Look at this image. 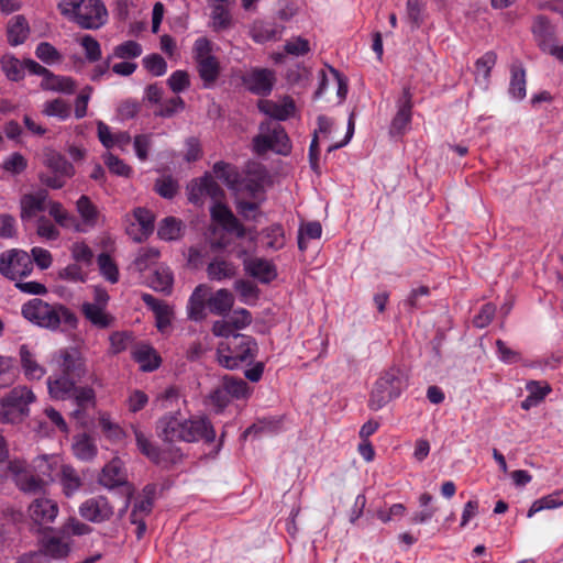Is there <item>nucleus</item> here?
Masks as SVG:
<instances>
[{"label":"nucleus","instance_id":"33","mask_svg":"<svg viewBox=\"0 0 563 563\" xmlns=\"http://www.w3.org/2000/svg\"><path fill=\"white\" fill-rule=\"evenodd\" d=\"M58 365L66 375L81 376L86 373L85 361L77 350H63L59 352Z\"/></svg>","mask_w":563,"mask_h":563},{"label":"nucleus","instance_id":"21","mask_svg":"<svg viewBox=\"0 0 563 563\" xmlns=\"http://www.w3.org/2000/svg\"><path fill=\"white\" fill-rule=\"evenodd\" d=\"M354 119L353 114H351L349 118L346 132L343 139L336 140L334 136L336 129L332 120L324 117H319V134H322V141L330 142V145L328 146V152L345 146L351 141L354 134Z\"/></svg>","mask_w":563,"mask_h":563},{"label":"nucleus","instance_id":"45","mask_svg":"<svg viewBox=\"0 0 563 563\" xmlns=\"http://www.w3.org/2000/svg\"><path fill=\"white\" fill-rule=\"evenodd\" d=\"M71 542L67 536L49 538L44 544V554L54 559H63L70 552Z\"/></svg>","mask_w":563,"mask_h":563},{"label":"nucleus","instance_id":"17","mask_svg":"<svg viewBox=\"0 0 563 563\" xmlns=\"http://www.w3.org/2000/svg\"><path fill=\"white\" fill-rule=\"evenodd\" d=\"M187 192L188 200L194 205H202L206 197L220 200L223 195L222 189L210 175L190 181Z\"/></svg>","mask_w":563,"mask_h":563},{"label":"nucleus","instance_id":"52","mask_svg":"<svg viewBox=\"0 0 563 563\" xmlns=\"http://www.w3.org/2000/svg\"><path fill=\"white\" fill-rule=\"evenodd\" d=\"M70 255L75 263L92 268L95 254L85 241L74 242L70 246Z\"/></svg>","mask_w":563,"mask_h":563},{"label":"nucleus","instance_id":"44","mask_svg":"<svg viewBox=\"0 0 563 563\" xmlns=\"http://www.w3.org/2000/svg\"><path fill=\"white\" fill-rule=\"evenodd\" d=\"M42 114L47 118H56L59 121H66L70 117V106L60 98L45 101L42 104Z\"/></svg>","mask_w":563,"mask_h":563},{"label":"nucleus","instance_id":"20","mask_svg":"<svg viewBox=\"0 0 563 563\" xmlns=\"http://www.w3.org/2000/svg\"><path fill=\"white\" fill-rule=\"evenodd\" d=\"M76 211L80 218V222L75 220V223H73L75 231L86 232L88 229H92L98 224L100 219L99 209L88 196H80L76 202Z\"/></svg>","mask_w":563,"mask_h":563},{"label":"nucleus","instance_id":"58","mask_svg":"<svg viewBox=\"0 0 563 563\" xmlns=\"http://www.w3.org/2000/svg\"><path fill=\"white\" fill-rule=\"evenodd\" d=\"M143 48L133 40L125 41L113 48V57L120 59H134L142 55Z\"/></svg>","mask_w":563,"mask_h":563},{"label":"nucleus","instance_id":"56","mask_svg":"<svg viewBox=\"0 0 563 563\" xmlns=\"http://www.w3.org/2000/svg\"><path fill=\"white\" fill-rule=\"evenodd\" d=\"M231 401L228 390L221 383L206 398V405L211 407L216 412H221Z\"/></svg>","mask_w":563,"mask_h":563},{"label":"nucleus","instance_id":"23","mask_svg":"<svg viewBox=\"0 0 563 563\" xmlns=\"http://www.w3.org/2000/svg\"><path fill=\"white\" fill-rule=\"evenodd\" d=\"M397 113L390 125L393 134H402L411 122L412 93L409 87L402 89V95L397 101Z\"/></svg>","mask_w":563,"mask_h":563},{"label":"nucleus","instance_id":"35","mask_svg":"<svg viewBox=\"0 0 563 563\" xmlns=\"http://www.w3.org/2000/svg\"><path fill=\"white\" fill-rule=\"evenodd\" d=\"M40 87L44 91L71 95L76 89V81L71 77L49 71L45 78H42Z\"/></svg>","mask_w":563,"mask_h":563},{"label":"nucleus","instance_id":"24","mask_svg":"<svg viewBox=\"0 0 563 563\" xmlns=\"http://www.w3.org/2000/svg\"><path fill=\"white\" fill-rule=\"evenodd\" d=\"M48 194L46 190H38L25 194L20 200V217L22 221L33 220L40 212L46 210Z\"/></svg>","mask_w":563,"mask_h":563},{"label":"nucleus","instance_id":"62","mask_svg":"<svg viewBox=\"0 0 563 563\" xmlns=\"http://www.w3.org/2000/svg\"><path fill=\"white\" fill-rule=\"evenodd\" d=\"M97 261L101 275L111 284H115L119 280V271L110 255L101 253Z\"/></svg>","mask_w":563,"mask_h":563},{"label":"nucleus","instance_id":"31","mask_svg":"<svg viewBox=\"0 0 563 563\" xmlns=\"http://www.w3.org/2000/svg\"><path fill=\"white\" fill-rule=\"evenodd\" d=\"M75 383L68 375H52L47 378V390L49 397L55 400L70 399L75 390Z\"/></svg>","mask_w":563,"mask_h":563},{"label":"nucleus","instance_id":"61","mask_svg":"<svg viewBox=\"0 0 563 563\" xmlns=\"http://www.w3.org/2000/svg\"><path fill=\"white\" fill-rule=\"evenodd\" d=\"M159 257V251L154 247L141 249L134 260V265L139 272L148 269Z\"/></svg>","mask_w":563,"mask_h":563},{"label":"nucleus","instance_id":"3","mask_svg":"<svg viewBox=\"0 0 563 563\" xmlns=\"http://www.w3.org/2000/svg\"><path fill=\"white\" fill-rule=\"evenodd\" d=\"M62 460L58 455H42L34 460V474L23 461L14 460L9 463V472L16 486L25 493H37L54 481L60 470Z\"/></svg>","mask_w":563,"mask_h":563},{"label":"nucleus","instance_id":"46","mask_svg":"<svg viewBox=\"0 0 563 563\" xmlns=\"http://www.w3.org/2000/svg\"><path fill=\"white\" fill-rule=\"evenodd\" d=\"M207 273L210 279L223 280L236 274V266L229 261L216 258L209 263Z\"/></svg>","mask_w":563,"mask_h":563},{"label":"nucleus","instance_id":"51","mask_svg":"<svg viewBox=\"0 0 563 563\" xmlns=\"http://www.w3.org/2000/svg\"><path fill=\"white\" fill-rule=\"evenodd\" d=\"M232 24V16L223 4H214L210 13V26L213 31L227 30Z\"/></svg>","mask_w":563,"mask_h":563},{"label":"nucleus","instance_id":"48","mask_svg":"<svg viewBox=\"0 0 563 563\" xmlns=\"http://www.w3.org/2000/svg\"><path fill=\"white\" fill-rule=\"evenodd\" d=\"M563 505V490H555L532 503L528 510V518L544 509H554Z\"/></svg>","mask_w":563,"mask_h":563},{"label":"nucleus","instance_id":"6","mask_svg":"<svg viewBox=\"0 0 563 563\" xmlns=\"http://www.w3.org/2000/svg\"><path fill=\"white\" fill-rule=\"evenodd\" d=\"M36 399L26 386H16L0 399V422L18 423L30 413L29 406Z\"/></svg>","mask_w":563,"mask_h":563},{"label":"nucleus","instance_id":"42","mask_svg":"<svg viewBox=\"0 0 563 563\" xmlns=\"http://www.w3.org/2000/svg\"><path fill=\"white\" fill-rule=\"evenodd\" d=\"M30 33L29 23L22 15L13 16L8 24V41L12 46L25 42Z\"/></svg>","mask_w":563,"mask_h":563},{"label":"nucleus","instance_id":"1","mask_svg":"<svg viewBox=\"0 0 563 563\" xmlns=\"http://www.w3.org/2000/svg\"><path fill=\"white\" fill-rule=\"evenodd\" d=\"M213 173L235 194V206L239 214L245 220H257L262 213L261 202L264 200L263 187L252 180L240 181V174L235 167L224 162L213 166Z\"/></svg>","mask_w":563,"mask_h":563},{"label":"nucleus","instance_id":"29","mask_svg":"<svg viewBox=\"0 0 563 563\" xmlns=\"http://www.w3.org/2000/svg\"><path fill=\"white\" fill-rule=\"evenodd\" d=\"M71 452L77 460L91 462L98 454V446L92 437L80 433L73 438Z\"/></svg>","mask_w":563,"mask_h":563},{"label":"nucleus","instance_id":"32","mask_svg":"<svg viewBox=\"0 0 563 563\" xmlns=\"http://www.w3.org/2000/svg\"><path fill=\"white\" fill-rule=\"evenodd\" d=\"M261 112L275 120H286L295 111V104L291 99L284 98L279 101L261 100L258 103Z\"/></svg>","mask_w":563,"mask_h":563},{"label":"nucleus","instance_id":"11","mask_svg":"<svg viewBox=\"0 0 563 563\" xmlns=\"http://www.w3.org/2000/svg\"><path fill=\"white\" fill-rule=\"evenodd\" d=\"M43 164L53 173V175L41 174L40 180L52 189L64 187L66 179L75 175V168L60 153L45 148L43 152Z\"/></svg>","mask_w":563,"mask_h":563},{"label":"nucleus","instance_id":"36","mask_svg":"<svg viewBox=\"0 0 563 563\" xmlns=\"http://www.w3.org/2000/svg\"><path fill=\"white\" fill-rule=\"evenodd\" d=\"M58 481L62 486L63 493L66 497L70 498L82 486V478L79 473L69 464L60 465V470L58 472Z\"/></svg>","mask_w":563,"mask_h":563},{"label":"nucleus","instance_id":"4","mask_svg":"<svg viewBox=\"0 0 563 563\" xmlns=\"http://www.w3.org/2000/svg\"><path fill=\"white\" fill-rule=\"evenodd\" d=\"M60 14L84 30H99L108 22V10L101 0H60Z\"/></svg>","mask_w":563,"mask_h":563},{"label":"nucleus","instance_id":"40","mask_svg":"<svg viewBox=\"0 0 563 563\" xmlns=\"http://www.w3.org/2000/svg\"><path fill=\"white\" fill-rule=\"evenodd\" d=\"M526 70L520 64L510 66V81L508 93L514 100H522L527 93Z\"/></svg>","mask_w":563,"mask_h":563},{"label":"nucleus","instance_id":"13","mask_svg":"<svg viewBox=\"0 0 563 563\" xmlns=\"http://www.w3.org/2000/svg\"><path fill=\"white\" fill-rule=\"evenodd\" d=\"M109 300L110 296L107 290L95 286L92 300L82 303V313L92 325L100 329L112 325L114 318L107 310Z\"/></svg>","mask_w":563,"mask_h":563},{"label":"nucleus","instance_id":"5","mask_svg":"<svg viewBox=\"0 0 563 563\" xmlns=\"http://www.w3.org/2000/svg\"><path fill=\"white\" fill-rule=\"evenodd\" d=\"M257 345L255 341L244 334L232 335L229 341L220 342L217 350L218 362L228 369L238 368L245 362L255 357Z\"/></svg>","mask_w":563,"mask_h":563},{"label":"nucleus","instance_id":"22","mask_svg":"<svg viewBox=\"0 0 563 563\" xmlns=\"http://www.w3.org/2000/svg\"><path fill=\"white\" fill-rule=\"evenodd\" d=\"M153 487H145L143 495L137 499L131 511V522L136 526V536L139 539L143 537L146 530L144 517L147 516L153 508Z\"/></svg>","mask_w":563,"mask_h":563},{"label":"nucleus","instance_id":"55","mask_svg":"<svg viewBox=\"0 0 563 563\" xmlns=\"http://www.w3.org/2000/svg\"><path fill=\"white\" fill-rule=\"evenodd\" d=\"M46 209H48L49 216L58 225L63 228H73L75 218L63 207L60 202L48 200Z\"/></svg>","mask_w":563,"mask_h":563},{"label":"nucleus","instance_id":"60","mask_svg":"<svg viewBox=\"0 0 563 563\" xmlns=\"http://www.w3.org/2000/svg\"><path fill=\"white\" fill-rule=\"evenodd\" d=\"M137 449L142 454L155 463H159V451L139 429H134Z\"/></svg>","mask_w":563,"mask_h":563},{"label":"nucleus","instance_id":"26","mask_svg":"<svg viewBox=\"0 0 563 563\" xmlns=\"http://www.w3.org/2000/svg\"><path fill=\"white\" fill-rule=\"evenodd\" d=\"M98 482L108 489L126 484V472L123 462L119 457L112 459L102 467Z\"/></svg>","mask_w":563,"mask_h":563},{"label":"nucleus","instance_id":"34","mask_svg":"<svg viewBox=\"0 0 563 563\" xmlns=\"http://www.w3.org/2000/svg\"><path fill=\"white\" fill-rule=\"evenodd\" d=\"M142 299L145 305L155 313L157 329L161 332H165L172 322V308L167 303L159 301L150 294H144Z\"/></svg>","mask_w":563,"mask_h":563},{"label":"nucleus","instance_id":"39","mask_svg":"<svg viewBox=\"0 0 563 563\" xmlns=\"http://www.w3.org/2000/svg\"><path fill=\"white\" fill-rule=\"evenodd\" d=\"M21 366L24 376L30 380H40L46 374V369L42 366L26 345L20 347Z\"/></svg>","mask_w":563,"mask_h":563},{"label":"nucleus","instance_id":"59","mask_svg":"<svg viewBox=\"0 0 563 563\" xmlns=\"http://www.w3.org/2000/svg\"><path fill=\"white\" fill-rule=\"evenodd\" d=\"M92 531L91 527L75 517L68 518L59 528V534L67 536L70 540L71 536H86Z\"/></svg>","mask_w":563,"mask_h":563},{"label":"nucleus","instance_id":"2","mask_svg":"<svg viewBox=\"0 0 563 563\" xmlns=\"http://www.w3.org/2000/svg\"><path fill=\"white\" fill-rule=\"evenodd\" d=\"M157 434L166 442H212L216 439L214 429L205 417L181 419L174 415L164 416L157 422Z\"/></svg>","mask_w":563,"mask_h":563},{"label":"nucleus","instance_id":"7","mask_svg":"<svg viewBox=\"0 0 563 563\" xmlns=\"http://www.w3.org/2000/svg\"><path fill=\"white\" fill-rule=\"evenodd\" d=\"M404 388L405 383L401 371L396 367L388 368L375 382L369 396L368 407L375 411L382 409L393 399L399 397Z\"/></svg>","mask_w":563,"mask_h":563},{"label":"nucleus","instance_id":"18","mask_svg":"<svg viewBox=\"0 0 563 563\" xmlns=\"http://www.w3.org/2000/svg\"><path fill=\"white\" fill-rule=\"evenodd\" d=\"M58 505L46 497L35 498L29 506L27 517L37 526L51 525L58 515Z\"/></svg>","mask_w":563,"mask_h":563},{"label":"nucleus","instance_id":"16","mask_svg":"<svg viewBox=\"0 0 563 563\" xmlns=\"http://www.w3.org/2000/svg\"><path fill=\"white\" fill-rule=\"evenodd\" d=\"M80 517L92 523L108 521L113 516V507L103 496H95L86 499L79 505Z\"/></svg>","mask_w":563,"mask_h":563},{"label":"nucleus","instance_id":"28","mask_svg":"<svg viewBox=\"0 0 563 563\" xmlns=\"http://www.w3.org/2000/svg\"><path fill=\"white\" fill-rule=\"evenodd\" d=\"M133 360L144 372H152L159 367L162 358L156 350L146 343H139L132 351Z\"/></svg>","mask_w":563,"mask_h":563},{"label":"nucleus","instance_id":"64","mask_svg":"<svg viewBox=\"0 0 563 563\" xmlns=\"http://www.w3.org/2000/svg\"><path fill=\"white\" fill-rule=\"evenodd\" d=\"M36 233L40 238L46 241H55L60 235L58 228L45 217L37 219Z\"/></svg>","mask_w":563,"mask_h":563},{"label":"nucleus","instance_id":"8","mask_svg":"<svg viewBox=\"0 0 563 563\" xmlns=\"http://www.w3.org/2000/svg\"><path fill=\"white\" fill-rule=\"evenodd\" d=\"M22 314L32 323L47 329H57L62 320H68L71 317L63 306L49 305L38 298L24 303Z\"/></svg>","mask_w":563,"mask_h":563},{"label":"nucleus","instance_id":"41","mask_svg":"<svg viewBox=\"0 0 563 563\" xmlns=\"http://www.w3.org/2000/svg\"><path fill=\"white\" fill-rule=\"evenodd\" d=\"M173 274L165 265L156 266L147 277V284L155 291L170 292L173 287Z\"/></svg>","mask_w":563,"mask_h":563},{"label":"nucleus","instance_id":"54","mask_svg":"<svg viewBox=\"0 0 563 563\" xmlns=\"http://www.w3.org/2000/svg\"><path fill=\"white\" fill-rule=\"evenodd\" d=\"M224 388L231 399H244L250 396V388L246 382L243 379H235L231 376H224L222 379Z\"/></svg>","mask_w":563,"mask_h":563},{"label":"nucleus","instance_id":"38","mask_svg":"<svg viewBox=\"0 0 563 563\" xmlns=\"http://www.w3.org/2000/svg\"><path fill=\"white\" fill-rule=\"evenodd\" d=\"M531 30L534 40L543 52L554 43V29L547 18L542 15L537 16Z\"/></svg>","mask_w":563,"mask_h":563},{"label":"nucleus","instance_id":"30","mask_svg":"<svg viewBox=\"0 0 563 563\" xmlns=\"http://www.w3.org/2000/svg\"><path fill=\"white\" fill-rule=\"evenodd\" d=\"M71 398L78 407L71 412V417L78 420L80 423L85 422V410L92 408L96 405V393L92 387L81 386L76 387L73 391Z\"/></svg>","mask_w":563,"mask_h":563},{"label":"nucleus","instance_id":"43","mask_svg":"<svg viewBox=\"0 0 563 563\" xmlns=\"http://www.w3.org/2000/svg\"><path fill=\"white\" fill-rule=\"evenodd\" d=\"M185 225L175 217L164 218L157 229V235L164 241H175L183 236Z\"/></svg>","mask_w":563,"mask_h":563},{"label":"nucleus","instance_id":"49","mask_svg":"<svg viewBox=\"0 0 563 563\" xmlns=\"http://www.w3.org/2000/svg\"><path fill=\"white\" fill-rule=\"evenodd\" d=\"M76 42L82 48L85 57L89 63L98 62L101 58V45L92 35L84 34L76 37Z\"/></svg>","mask_w":563,"mask_h":563},{"label":"nucleus","instance_id":"12","mask_svg":"<svg viewBox=\"0 0 563 563\" xmlns=\"http://www.w3.org/2000/svg\"><path fill=\"white\" fill-rule=\"evenodd\" d=\"M346 93V79L332 66L324 64L319 69V99L336 106L345 100Z\"/></svg>","mask_w":563,"mask_h":563},{"label":"nucleus","instance_id":"57","mask_svg":"<svg viewBox=\"0 0 563 563\" xmlns=\"http://www.w3.org/2000/svg\"><path fill=\"white\" fill-rule=\"evenodd\" d=\"M35 56L46 65L59 64L63 55L48 42H41L35 48Z\"/></svg>","mask_w":563,"mask_h":563},{"label":"nucleus","instance_id":"10","mask_svg":"<svg viewBox=\"0 0 563 563\" xmlns=\"http://www.w3.org/2000/svg\"><path fill=\"white\" fill-rule=\"evenodd\" d=\"M254 151L257 154L273 151L287 155L290 152V142L285 130L276 121H267L261 124L260 133L253 141Z\"/></svg>","mask_w":563,"mask_h":563},{"label":"nucleus","instance_id":"15","mask_svg":"<svg viewBox=\"0 0 563 563\" xmlns=\"http://www.w3.org/2000/svg\"><path fill=\"white\" fill-rule=\"evenodd\" d=\"M236 255L239 258H242L244 272L258 282L267 284L277 277V269L272 261L263 257L247 256L245 250H239Z\"/></svg>","mask_w":563,"mask_h":563},{"label":"nucleus","instance_id":"53","mask_svg":"<svg viewBox=\"0 0 563 563\" xmlns=\"http://www.w3.org/2000/svg\"><path fill=\"white\" fill-rule=\"evenodd\" d=\"M1 68L8 79L12 81H18L24 76V64L22 65L21 62L11 54H4L1 57Z\"/></svg>","mask_w":563,"mask_h":563},{"label":"nucleus","instance_id":"63","mask_svg":"<svg viewBox=\"0 0 563 563\" xmlns=\"http://www.w3.org/2000/svg\"><path fill=\"white\" fill-rule=\"evenodd\" d=\"M278 34V31L269 24L263 22H255L251 30L250 35L257 43H265L275 38Z\"/></svg>","mask_w":563,"mask_h":563},{"label":"nucleus","instance_id":"27","mask_svg":"<svg viewBox=\"0 0 563 563\" xmlns=\"http://www.w3.org/2000/svg\"><path fill=\"white\" fill-rule=\"evenodd\" d=\"M274 73L268 69H254L244 78L247 88L257 95H267L274 85Z\"/></svg>","mask_w":563,"mask_h":563},{"label":"nucleus","instance_id":"37","mask_svg":"<svg viewBox=\"0 0 563 563\" xmlns=\"http://www.w3.org/2000/svg\"><path fill=\"white\" fill-rule=\"evenodd\" d=\"M234 305V296L228 289H219L207 299V306L211 313L225 316Z\"/></svg>","mask_w":563,"mask_h":563},{"label":"nucleus","instance_id":"50","mask_svg":"<svg viewBox=\"0 0 563 563\" xmlns=\"http://www.w3.org/2000/svg\"><path fill=\"white\" fill-rule=\"evenodd\" d=\"M90 267H87L79 263L68 264L66 267L59 271V278L71 282V283H85L88 279Z\"/></svg>","mask_w":563,"mask_h":563},{"label":"nucleus","instance_id":"25","mask_svg":"<svg viewBox=\"0 0 563 563\" xmlns=\"http://www.w3.org/2000/svg\"><path fill=\"white\" fill-rule=\"evenodd\" d=\"M211 207L212 220L218 222L225 231L235 233L238 238H243L246 234V229L240 223L232 211L219 200H214Z\"/></svg>","mask_w":563,"mask_h":563},{"label":"nucleus","instance_id":"9","mask_svg":"<svg viewBox=\"0 0 563 563\" xmlns=\"http://www.w3.org/2000/svg\"><path fill=\"white\" fill-rule=\"evenodd\" d=\"M192 58L203 87L211 88L221 71L220 62L214 55L213 43L205 36L198 37L192 45Z\"/></svg>","mask_w":563,"mask_h":563},{"label":"nucleus","instance_id":"19","mask_svg":"<svg viewBox=\"0 0 563 563\" xmlns=\"http://www.w3.org/2000/svg\"><path fill=\"white\" fill-rule=\"evenodd\" d=\"M135 222H130L126 233L136 242L145 240L154 231V214L145 208H135L132 216Z\"/></svg>","mask_w":563,"mask_h":563},{"label":"nucleus","instance_id":"47","mask_svg":"<svg viewBox=\"0 0 563 563\" xmlns=\"http://www.w3.org/2000/svg\"><path fill=\"white\" fill-rule=\"evenodd\" d=\"M496 60L497 56L494 52H487L476 60L475 79L478 84L487 86L490 70L495 66Z\"/></svg>","mask_w":563,"mask_h":563},{"label":"nucleus","instance_id":"14","mask_svg":"<svg viewBox=\"0 0 563 563\" xmlns=\"http://www.w3.org/2000/svg\"><path fill=\"white\" fill-rule=\"evenodd\" d=\"M33 271L31 256L23 250L12 249L0 254V273L11 279L19 280Z\"/></svg>","mask_w":563,"mask_h":563}]
</instances>
